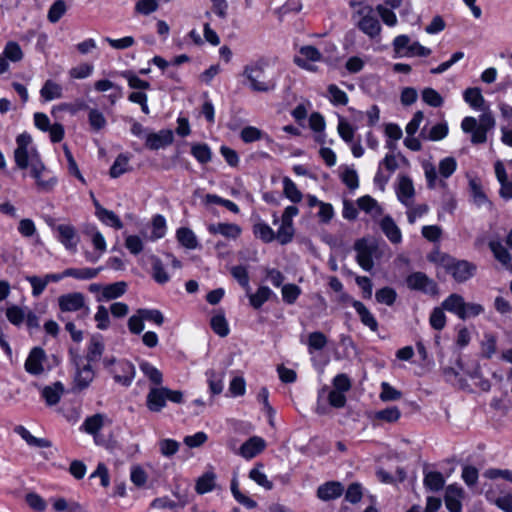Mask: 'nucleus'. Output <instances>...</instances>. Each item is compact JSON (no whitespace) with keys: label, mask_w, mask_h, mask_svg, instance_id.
<instances>
[{"label":"nucleus","mask_w":512,"mask_h":512,"mask_svg":"<svg viewBox=\"0 0 512 512\" xmlns=\"http://www.w3.org/2000/svg\"><path fill=\"white\" fill-rule=\"evenodd\" d=\"M26 311L27 308L11 305L6 309V317L11 324L20 326L25 320Z\"/></svg>","instance_id":"nucleus-44"},{"label":"nucleus","mask_w":512,"mask_h":512,"mask_svg":"<svg viewBox=\"0 0 512 512\" xmlns=\"http://www.w3.org/2000/svg\"><path fill=\"white\" fill-rule=\"evenodd\" d=\"M380 228L390 242L398 244L402 241V233L391 216L387 215L382 218Z\"/></svg>","instance_id":"nucleus-25"},{"label":"nucleus","mask_w":512,"mask_h":512,"mask_svg":"<svg viewBox=\"0 0 512 512\" xmlns=\"http://www.w3.org/2000/svg\"><path fill=\"white\" fill-rule=\"evenodd\" d=\"M142 373L155 385H160L163 382L162 372L147 361H142L139 364Z\"/></svg>","instance_id":"nucleus-39"},{"label":"nucleus","mask_w":512,"mask_h":512,"mask_svg":"<svg viewBox=\"0 0 512 512\" xmlns=\"http://www.w3.org/2000/svg\"><path fill=\"white\" fill-rule=\"evenodd\" d=\"M191 154L202 164L208 163L212 158L211 149L207 144H194L191 148Z\"/></svg>","instance_id":"nucleus-53"},{"label":"nucleus","mask_w":512,"mask_h":512,"mask_svg":"<svg viewBox=\"0 0 512 512\" xmlns=\"http://www.w3.org/2000/svg\"><path fill=\"white\" fill-rule=\"evenodd\" d=\"M265 448L266 441L262 437L252 436L241 445L239 455L250 460L260 454Z\"/></svg>","instance_id":"nucleus-21"},{"label":"nucleus","mask_w":512,"mask_h":512,"mask_svg":"<svg viewBox=\"0 0 512 512\" xmlns=\"http://www.w3.org/2000/svg\"><path fill=\"white\" fill-rule=\"evenodd\" d=\"M88 121L93 131H100L105 128L107 121L103 113L98 109H90L88 114Z\"/></svg>","instance_id":"nucleus-55"},{"label":"nucleus","mask_w":512,"mask_h":512,"mask_svg":"<svg viewBox=\"0 0 512 512\" xmlns=\"http://www.w3.org/2000/svg\"><path fill=\"white\" fill-rule=\"evenodd\" d=\"M103 224L113 227L117 230L123 228L121 219L112 210L98 208V217Z\"/></svg>","instance_id":"nucleus-38"},{"label":"nucleus","mask_w":512,"mask_h":512,"mask_svg":"<svg viewBox=\"0 0 512 512\" xmlns=\"http://www.w3.org/2000/svg\"><path fill=\"white\" fill-rule=\"evenodd\" d=\"M104 351V344L98 338H92L87 352V362H95L99 360Z\"/></svg>","instance_id":"nucleus-59"},{"label":"nucleus","mask_w":512,"mask_h":512,"mask_svg":"<svg viewBox=\"0 0 512 512\" xmlns=\"http://www.w3.org/2000/svg\"><path fill=\"white\" fill-rule=\"evenodd\" d=\"M217 476L213 471H207L201 475L195 484V490L198 494H206L216 487Z\"/></svg>","instance_id":"nucleus-28"},{"label":"nucleus","mask_w":512,"mask_h":512,"mask_svg":"<svg viewBox=\"0 0 512 512\" xmlns=\"http://www.w3.org/2000/svg\"><path fill=\"white\" fill-rule=\"evenodd\" d=\"M497 350V338L491 333H485L481 342L482 356L490 359Z\"/></svg>","instance_id":"nucleus-47"},{"label":"nucleus","mask_w":512,"mask_h":512,"mask_svg":"<svg viewBox=\"0 0 512 512\" xmlns=\"http://www.w3.org/2000/svg\"><path fill=\"white\" fill-rule=\"evenodd\" d=\"M354 249L356 251V261L359 266L365 271H371L374 267L373 257L377 247L369 243L366 239H359L355 242Z\"/></svg>","instance_id":"nucleus-10"},{"label":"nucleus","mask_w":512,"mask_h":512,"mask_svg":"<svg viewBox=\"0 0 512 512\" xmlns=\"http://www.w3.org/2000/svg\"><path fill=\"white\" fill-rule=\"evenodd\" d=\"M2 55L11 62H19L23 59V51L15 41H9L4 47Z\"/></svg>","instance_id":"nucleus-46"},{"label":"nucleus","mask_w":512,"mask_h":512,"mask_svg":"<svg viewBox=\"0 0 512 512\" xmlns=\"http://www.w3.org/2000/svg\"><path fill=\"white\" fill-rule=\"evenodd\" d=\"M423 484L426 489L438 492L445 485V478L441 472L424 470Z\"/></svg>","instance_id":"nucleus-26"},{"label":"nucleus","mask_w":512,"mask_h":512,"mask_svg":"<svg viewBox=\"0 0 512 512\" xmlns=\"http://www.w3.org/2000/svg\"><path fill=\"white\" fill-rule=\"evenodd\" d=\"M67 6L63 0H56L49 8L47 18L51 23L58 22L66 13Z\"/></svg>","instance_id":"nucleus-54"},{"label":"nucleus","mask_w":512,"mask_h":512,"mask_svg":"<svg viewBox=\"0 0 512 512\" xmlns=\"http://www.w3.org/2000/svg\"><path fill=\"white\" fill-rule=\"evenodd\" d=\"M166 220L164 216L157 214L152 219V232L150 239L151 240H157L161 239L166 234Z\"/></svg>","instance_id":"nucleus-49"},{"label":"nucleus","mask_w":512,"mask_h":512,"mask_svg":"<svg viewBox=\"0 0 512 512\" xmlns=\"http://www.w3.org/2000/svg\"><path fill=\"white\" fill-rule=\"evenodd\" d=\"M464 301L465 300L461 295L457 293H452L446 299L443 300V302L441 303V307L442 309L455 314L460 319L462 310L465 307Z\"/></svg>","instance_id":"nucleus-27"},{"label":"nucleus","mask_w":512,"mask_h":512,"mask_svg":"<svg viewBox=\"0 0 512 512\" xmlns=\"http://www.w3.org/2000/svg\"><path fill=\"white\" fill-rule=\"evenodd\" d=\"M469 187L474 204L480 207L489 203L488 198L483 192L480 183H478L476 180H470Z\"/></svg>","instance_id":"nucleus-58"},{"label":"nucleus","mask_w":512,"mask_h":512,"mask_svg":"<svg viewBox=\"0 0 512 512\" xmlns=\"http://www.w3.org/2000/svg\"><path fill=\"white\" fill-rule=\"evenodd\" d=\"M145 140L147 148H149L150 150H159L172 144L174 136L171 130L163 129L157 133L146 134Z\"/></svg>","instance_id":"nucleus-17"},{"label":"nucleus","mask_w":512,"mask_h":512,"mask_svg":"<svg viewBox=\"0 0 512 512\" xmlns=\"http://www.w3.org/2000/svg\"><path fill=\"white\" fill-rule=\"evenodd\" d=\"M253 233L264 243H271L276 238L274 230L262 221L253 225Z\"/></svg>","instance_id":"nucleus-36"},{"label":"nucleus","mask_w":512,"mask_h":512,"mask_svg":"<svg viewBox=\"0 0 512 512\" xmlns=\"http://www.w3.org/2000/svg\"><path fill=\"white\" fill-rule=\"evenodd\" d=\"M400 416H401V412L398 409V407H396V406L388 407L386 409L377 411L375 413V418L376 419L382 420V421H385V422H388V423H393V422L398 421Z\"/></svg>","instance_id":"nucleus-62"},{"label":"nucleus","mask_w":512,"mask_h":512,"mask_svg":"<svg viewBox=\"0 0 512 512\" xmlns=\"http://www.w3.org/2000/svg\"><path fill=\"white\" fill-rule=\"evenodd\" d=\"M44 360L45 351L41 347H34L25 361V370L31 375H40L44 371Z\"/></svg>","instance_id":"nucleus-20"},{"label":"nucleus","mask_w":512,"mask_h":512,"mask_svg":"<svg viewBox=\"0 0 512 512\" xmlns=\"http://www.w3.org/2000/svg\"><path fill=\"white\" fill-rule=\"evenodd\" d=\"M489 248L494 257L503 265H508L511 261V255L500 241L492 240L489 242Z\"/></svg>","instance_id":"nucleus-41"},{"label":"nucleus","mask_w":512,"mask_h":512,"mask_svg":"<svg viewBox=\"0 0 512 512\" xmlns=\"http://www.w3.org/2000/svg\"><path fill=\"white\" fill-rule=\"evenodd\" d=\"M351 306L355 309L364 326L368 327L372 332L378 331V321L361 301L352 300Z\"/></svg>","instance_id":"nucleus-22"},{"label":"nucleus","mask_w":512,"mask_h":512,"mask_svg":"<svg viewBox=\"0 0 512 512\" xmlns=\"http://www.w3.org/2000/svg\"><path fill=\"white\" fill-rule=\"evenodd\" d=\"M263 468L264 466L262 463H257L255 467L250 470L249 478L265 490H271L273 489V483L263 472Z\"/></svg>","instance_id":"nucleus-33"},{"label":"nucleus","mask_w":512,"mask_h":512,"mask_svg":"<svg viewBox=\"0 0 512 512\" xmlns=\"http://www.w3.org/2000/svg\"><path fill=\"white\" fill-rule=\"evenodd\" d=\"M429 323L435 330H442L446 326V315L442 307H435L429 317Z\"/></svg>","instance_id":"nucleus-56"},{"label":"nucleus","mask_w":512,"mask_h":512,"mask_svg":"<svg viewBox=\"0 0 512 512\" xmlns=\"http://www.w3.org/2000/svg\"><path fill=\"white\" fill-rule=\"evenodd\" d=\"M231 274L248 293L251 288L247 269L242 265L234 266L231 268Z\"/></svg>","instance_id":"nucleus-61"},{"label":"nucleus","mask_w":512,"mask_h":512,"mask_svg":"<svg viewBox=\"0 0 512 512\" xmlns=\"http://www.w3.org/2000/svg\"><path fill=\"white\" fill-rule=\"evenodd\" d=\"M406 284L411 290L421 291L431 296H435L439 292L437 283L423 272H414L408 275Z\"/></svg>","instance_id":"nucleus-9"},{"label":"nucleus","mask_w":512,"mask_h":512,"mask_svg":"<svg viewBox=\"0 0 512 512\" xmlns=\"http://www.w3.org/2000/svg\"><path fill=\"white\" fill-rule=\"evenodd\" d=\"M344 492L340 482L329 481L320 485L317 489V496L323 501H330L339 498Z\"/></svg>","instance_id":"nucleus-23"},{"label":"nucleus","mask_w":512,"mask_h":512,"mask_svg":"<svg viewBox=\"0 0 512 512\" xmlns=\"http://www.w3.org/2000/svg\"><path fill=\"white\" fill-rule=\"evenodd\" d=\"M464 498V490L458 484H450L446 487L444 502L449 512L462 511V499Z\"/></svg>","instance_id":"nucleus-15"},{"label":"nucleus","mask_w":512,"mask_h":512,"mask_svg":"<svg viewBox=\"0 0 512 512\" xmlns=\"http://www.w3.org/2000/svg\"><path fill=\"white\" fill-rule=\"evenodd\" d=\"M357 17V28L367 35L370 39H375L381 34V24L374 13V9L369 5H362L354 13L353 18Z\"/></svg>","instance_id":"nucleus-6"},{"label":"nucleus","mask_w":512,"mask_h":512,"mask_svg":"<svg viewBox=\"0 0 512 512\" xmlns=\"http://www.w3.org/2000/svg\"><path fill=\"white\" fill-rule=\"evenodd\" d=\"M104 366L109 369L113 375L115 382L118 384L129 387L136 374L135 366L127 360L116 361L114 358L105 359Z\"/></svg>","instance_id":"nucleus-7"},{"label":"nucleus","mask_w":512,"mask_h":512,"mask_svg":"<svg viewBox=\"0 0 512 512\" xmlns=\"http://www.w3.org/2000/svg\"><path fill=\"white\" fill-rule=\"evenodd\" d=\"M397 158H400V160L404 163V164H409V161L407 160V158L405 156H403L401 153H398L397 155L393 154V153H390V154H386L385 157L380 161L379 163V166L382 167L384 166L385 169L390 173V175L392 173H394L398 167H399V164H398V161H397Z\"/></svg>","instance_id":"nucleus-45"},{"label":"nucleus","mask_w":512,"mask_h":512,"mask_svg":"<svg viewBox=\"0 0 512 512\" xmlns=\"http://www.w3.org/2000/svg\"><path fill=\"white\" fill-rule=\"evenodd\" d=\"M17 147L14 151V160L16 166L21 169H27L34 163L41 160L35 146L32 144V137L29 133H21L16 138Z\"/></svg>","instance_id":"nucleus-4"},{"label":"nucleus","mask_w":512,"mask_h":512,"mask_svg":"<svg viewBox=\"0 0 512 512\" xmlns=\"http://www.w3.org/2000/svg\"><path fill=\"white\" fill-rule=\"evenodd\" d=\"M94 376V371L89 362H77L76 373L74 376V389L79 391L86 389L93 381Z\"/></svg>","instance_id":"nucleus-16"},{"label":"nucleus","mask_w":512,"mask_h":512,"mask_svg":"<svg viewBox=\"0 0 512 512\" xmlns=\"http://www.w3.org/2000/svg\"><path fill=\"white\" fill-rule=\"evenodd\" d=\"M102 269V267L67 268L64 270V275H68V277H72L77 280H90L97 277V275L102 271Z\"/></svg>","instance_id":"nucleus-31"},{"label":"nucleus","mask_w":512,"mask_h":512,"mask_svg":"<svg viewBox=\"0 0 512 512\" xmlns=\"http://www.w3.org/2000/svg\"><path fill=\"white\" fill-rule=\"evenodd\" d=\"M424 175L429 189L447 187L446 179L451 177L457 169V161L454 157L448 156L440 160L438 164V172L436 166L431 162H424Z\"/></svg>","instance_id":"nucleus-3"},{"label":"nucleus","mask_w":512,"mask_h":512,"mask_svg":"<svg viewBox=\"0 0 512 512\" xmlns=\"http://www.w3.org/2000/svg\"><path fill=\"white\" fill-rule=\"evenodd\" d=\"M464 101L474 110L483 113L476 119L472 116L463 118L461 129L466 134H471L472 144H483L487 141V133L495 127V118L492 112L485 107V99L478 87L467 88L463 93Z\"/></svg>","instance_id":"nucleus-1"},{"label":"nucleus","mask_w":512,"mask_h":512,"mask_svg":"<svg viewBox=\"0 0 512 512\" xmlns=\"http://www.w3.org/2000/svg\"><path fill=\"white\" fill-rule=\"evenodd\" d=\"M127 290V284L124 281L115 282L103 286L102 293L97 297V301H110L124 295Z\"/></svg>","instance_id":"nucleus-24"},{"label":"nucleus","mask_w":512,"mask_h":512,"mask_svg":"<svg viewBox=\"0 0 512 512\" xmlns=\"http://www.w3.org/2000/svg\"><path fill=\"white\" fill-rule=\"evenodd\" d=\"M211 328L220 337H225L229 334V326L224 314H216L211 318Z\"/></svg>","instance_id":"nucleus-52"},{"label":"nucleus","mask_w":512,"mask_h":512,"mask_svg":"<svg viewBox=\"0 0 512 512\" xmlns=\"http://www.w3.org/2000/svg\"><path fill=\"white\" fill-rule=\"evenodd\" d=\"M323 58L321 52L312 45L302 46L299 50V55L295 56L294 63L311 72H315L317 67L316 62L321 61Z\"/></svg>","instance_id":"nucleus-12"},{"label":"nucleus","mask_w":512,"mask_h":512,"mask_svg":"<svg viewBox=\"0 0 512 512\" xmlns=\"http://www.w3.org/2000/svg\"><path fill=\"white\" fill-rule=\"evenodd\" d=\"M180 444L174 439L166 438L159 441L160 453L165 457H171L179 451Z\"/></svg>","instance_id":"nucleus-63"},{"label":"nucleus","mask_w":512,"mask_h":512,"mask_svg":"<svg viewBox=\"0 0 512 512\" xmlns=\"http://www.w3.org/2000/svg\"><path fill=\"white\" fill-rule=\"evenodd\" d=\"M272 294L273 292L269 287L260 286L254 294H248V297L251 306L255 309H260L270 299Z\"/></svg>","instance_id":"nucleus-34"},{"label":"nucleus","mask_w":512,"mask_h":512,"mask_svg":"<svg viewBox=\"0 0 512 512\" xmlns=\"http://www.w3.org/2000/svg\"><path fill=\"white\" fill-rule=\"evenodd\" d=\"M58 304L62 312H76L83 310V316H88L90 313L89 307L85 306L84 295L80 292L61 295L58 298Z\"/></svg>","instance_id":"nucleus-11"},{"label":"nucleus","mask_w":512,"mask_h":512,"mask_svg":"<svg viewBox=\"0 0 512 512\" xmlns=\"http://www.w3.org/2000/svg\"><path fill=\"white\" fill-rule=\"evenodd\" d=\"M207 230L212 235H221L229 240H236L242 233V229L235 223H211Z\"/></svg>","instance_id":"nucleus-18"},{"label":"nucleus","mask_w":512,"mask_h":512,"mask_svg":"<svg viewBox=\"0 0 512 512\" xmlns=\"http://www.w3.org/2000/svg\"><path fill=\"white\" fill-rule=\"evenodd\" d=\"M40 95L47 102L60 99L63 96V89L60 84L47 80L40 90Z\"/></svg>","instance_id":"nucleus-32"},{"label":"nucleus","mask_w":512,"mask_h":512,"mask_svg":"<svg viewBox=\"0 0 512 512\" xmlns=\"http://www.w3.org/2000/svg\"><path fill=\"white\" fill-rule=\"evenodd\" d=\"M396 291L390 287H384L376 291L375 298L378 303L392 306L396 300Z\"/></svg>","instance_id":"nucleus-60"},{"label":"nucleus","mask_w":512,"mask_h":512,"mask_svg":"<svg viewBox=\"0 0 512 512\" xmlns=\"http://www.w3.org/2000/svg\"><path fill=\"white\" fill-rule=\"evenodd\" d=\"M276 240L281 245H286L293 240L294 237V227L293 223L283 222L281 221V225L279 226L277 232L275 233Z\"/></svg>","instance_id":"nucleus-43"},{"label":"nucleus","mask_w":512,"mask_h":512,"mask_svg":"<svg viewBox=\"0 0 512 512\" xmlns=\"http://www.w3.org/2000/svg\"><path fill=\"white\" fill-rule=\"evenodd\" d=\"M231 492L233 494V497L235 500L240 503L241 505L245 506L248 509L255 508L257 503L251 499L250 497L242 494L238 487V481L237 479H232L231 481Z\"/></svg>","instance_id":"nucleus-50"},{"label":"nucleus","mask_w":512,"mask_h":512,"mask_svg":"<svg viewBox=\"0 0 512 512\" xmlns=\"http://www.w3.org/2000/svg\"><path fill=\"white\" fill-rule=\"evenodd\" d=\"M64 393V386L61 382H55L51 386H46L42 390V397L45 399L47 405L53 406L56 405L61 396Z\"/></svg>","instance_id":"nucleus-29"},{"label":"nucleus","mask_w":512,"mask_h":512,"mask_svg":"<svg viewBox=\"0 0 512 512\" xmlns=\"http://www.w3.org/2000/svg\"><path fill=\"white\" fill-rule=\"evenodd\" d=\"M327 344V338L322 332H312L308 336V348L312 353L314 350H322Z\"/></svg>","instance_id":"nucleus-64"},{"label":"nucleus","mask_w":512,"mask_h":512,"mask_svg":"<svg viewBox=\"0 0 512 512\" xmlns=\"http://www.w3.org/2000/svg\"><path fill=\"white\" fill-rule=\"evenodd\" d=\"M282 182L285 196L293 203L300 202L302 200V193L296 184L289 177H284Z\"/></svg>","instance_id":"nucleus-48"},{"label":"nucleus","mask_w":512,"mask_h":512,"mask_svg":"<svg viewBox=\"0 0 512 512\" xmlns=\"http://www.w3.org/2000/svg\"><path fill=\"white\" fill-rule=\"evenodd\" d=\"M439 264L449 273L457 283H464L471 279L477 270V266L467 260H458L449 255H441Z\"/></svg>","instance_id":"nucleus-5"},{"label":"nucleus","mask_w":512,"mask_h":512,"mask_svg":"<svg viewBox=\"0 0 512 512\" xmlns=\"http://www.w3.org/2000/svg\"><path fill=\"white\" fill-rule=\"evenodd\" d=\"M29 168L30 175L40 191L49 192L56 186L57 178L46 168L42 160L34 163Z\"/></svg>","instance_id":"nucleus-8"},{"label":"nucleus","mask_w":512,"mask_h":512,"mask_svg":"<svg viewBox=\"0 0 512 512\" xmlns=\"http://www.w3.org/2000/svg\"><path fill=\"white\" fill-rule=\"evenodd\" d=\"M398 200L406 207L412 206L415 188L412 179L407 175H399L395 188Z\"/></svg>","instance_id":"nucleus-14"},{"label":"nucleus","mask_w":512,"mask_h":512,"mask_svg":"<svg viewBox=\"0 0 512 512\" xmlns=\"http://www.w3.org/2000/svg\"><path fill=\"white\" fill-rule=\"evenodd\" d=\"M151 261L153 279L159 284H164L168 282L170 277L166 272L162 261L156 256H152Z\"/></svg>","instance_id":"nucleus-42"},{"label":"nucleus","mask_w":512,"mask_h":512,"mask_svg":"<svg viewBox=\"0 0 512 512\" xmlns=\"http://www.w3.org/2000/svg\"><path fill=\"white\" fill-rule=\"evenodd\" d=\"M357 205L359 209L370 214L372 217H378L382 215L383 209L378 202L370 195H365L357 199Z\"/></svg>","instance_id":"nucleus-30"},{"label":"nucleus","mask_w":512,"mask_h":512,"mask_svg":"<svg viewBox=\"0 0 512 512\" xmlns=\"http://www.w3.org/2000/svg\"><path fill=\"white\" fill-rule=\"evenodd\" d=\"M268 67V62L264 59L250 62L244 67L243 76L249 81L252 91L267 93L276 89L278 74L269 73Z\"/></svg>","instance_id":"nucleus-2"},{"label":"nucleus","mask_w":512,"mask_h":512,"mask_svg":"<svg viewBox=\"0 0 512 512\" xmlns=\"http://www.w3.org/2000/svg\"><path fill=\"white\" fill-rule=\"evenodd\" d=\"M166 387H151L147 397L146 405L151 412H160L166 406Z\"/></svg>","instance_id":"nucleus-19"},{"label":"nucleus","mask_w":512,"mask_h":512,"mask_svg":"<svg viewBox=\"0 0 512 512\" xmlns=\"http://www.w3.org/2000/svg\"><path fill=\"white\" fill-rule=\"evenodd\" d=\"M104 425V416L102 414H95L87 417L81 426V430L84 432L95 435L98 433Z\"/></svg>","instance_id":"nucleus-35"},{"label":"nucleus","mask_w":512,"mask_h":512,"mask_svg":"<svg viewBox=\"0 0 512 512\" xmlns=\"http://www.w3.org/2000/svg\"><path fill=\"white\" fill-rule=\"evenodd\" d=\"M128 171L129 157L125 154H119L110 168V176L112 178H118Z\"/></svg>","instance_id":"nucleus-40"},{"label":"nucleus","mask_w":512,"mask_h":512,"mask_svg":"<svg viewBox=\"0 0 512 512\" xmlns=\"http://www.w3.org/2000/svg\"><path fill=\"white\" fill-rule=\"evenodd\" d=\"M402 397L401 391L391 386L388 382L381 383V392L379 398L383 402L396 401Z\"/></svg>","instance_id":"nucleus-57"},{"label":"nucleus","mask_w":512,"mask_h":512,"mask_svg":"<svg viewBox=\"0 0 512 512\" xmlns=\"http://www.w3.org/2000/svg\"><path fill=\"white\" fill-rule=\"evenodd\" d=\"M176 237L179 243L187 249H195L198 245L194 232L189 228H179Z\"/></svg>","instance_id":"nucleus-37"},{"label":"nucleus","mask_w":512,"mask_h":512,"mask_svg":"<svg viewBox=\"0 0 512 512\" xmlns=\"http://www.w3.org/2000/svg\"><path fill=\"white\" fill-rule=\"evenodd\" d=\"M53 229L58 233V241L69 251L76 252L80 241L76 228L71 224H59Z\"/></svg>","instance_id":"nucleus-13"},{"label":"nucleus","mask_w":512,"mask_h":512,"mask_svg":"<svg viewBox=\"0 0 512 512\" xmlns=\"http://www.w3.org/2000/svg\"><path fill=\"white\" fill-rule=\"evenodd\" d=\"M209 390L212 395H218L223 391V377L218 375L216 371L210 369L206 371Z\"/></svg>","instance_id":"nucleus-51"}]
</instances>
